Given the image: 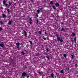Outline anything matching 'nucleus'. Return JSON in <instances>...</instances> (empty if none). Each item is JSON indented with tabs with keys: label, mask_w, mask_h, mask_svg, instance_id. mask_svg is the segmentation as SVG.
<instances>
[{
	"label": "nucleus",
	"mask_w": 78,
	"mask_h": 78,
	"mask_svg": "<svg viewBox=\"0 0 78 78\" xmlns=\"http://www.w3.org/2000/svg\"><path fill=\"white\" fill-rule=\"evenodd\" d=\"M6 2V1H3V3L4 5H5V6H9L8 4H7V3H5Z\"/></svg>",
	"instance_id": "obj_1"
},
{
	"label": "nucleus",
	"mask_w": 78,
	"mask_h": 78,
	"mask_svg": "<svg viewBox=\"0 0 78 78\" xmlns=\"http://www.w3.org/2000/svg\"><path fill=\"white\" fill-rule=\"evenodd\" d=\"M27 75V73H23L22 74V76H26Z\"/></svg>",
	"instance_id": "obj_2"
},
{
	"label": "nucleus",
	"mask_w": 78,
	"mask_h": 78,
	"mask_svg": "<svg viewBox=\"0 0 78 78\" xmlns=\"http://www.w3.org/2000/svg\"><path fill=\"white\" fill-rule=\"evenodd\" d=\"M0 46L1 47H4V44H0Z\"/></svg>",
	"instance_id": "obj_3"
},
{
	"label": "nucleus",
	"mask_w": 78,
	"mask_h": 78,
	"mask_svg": "<svg viewBox=\"0 0 78 78\" xmlns=\"http://www.w3.org/2000/svg\"><path fill=\"white\" fill-rule=\"evenodd\" d=\"M55 6H57V7H58V6H59V3L56 2L55 4Z\"/></svg>",
	"instance_id": "obj_4"
},
{
	"label": "nucleus",
	"mask_w": 78,
	"mask_h": 78,
	"mask_svg": "<svg viewBox=\"0 0 78 78\" xmlns=\"http://www.w3.org/2000/svg\"><path fill=\"white\" fill-rule=\"evenodd\" d=\"M16 45L17 46H19V45H20V43L19 42L17 43H16Z\"/></svg>",
	"instance_id": "obj_5"
},
{
	"label": "nucleus",
	"mask_w": 78,
	"mask_h": 78,
	"mask_svg": "<svg viewBox=\"0 0 78 78\" xmlns=\"http://www.w3.org/2000/svg\"><path fill=\"white\" fill-rule=\"evenodd\" d=\"M2 17L3 18H5L6 17V15H5L4 14H2Z\"/></svg>",
	"instance_id": "obj_6"
},
{
	"label": "nucleus",
	"mask_w": 78,
	"mask_h": 78,
	"mask_svg": "<svg viewBox=\"0 0 78 78\" xmlns=\"http://www.w3.org/2000/svg\"><path fill=\"white\" fill-rule=\"evenodd\" d=\"M12 24V22H11V21H9L8 23L9 25H11Z\"/></svg>",
	"instance_id": "obj_7"
},
{
	"label": "nucleus",
	"mask_w": 78,
	"mask_h": 78,
	"mask_svg": "<svg viewBox=\"0 0 78 78\" xmlns=\"http://www.w3.org/2000/svg\"><path fill=\"white\" fill-rule=\"evenodd\" d=\"M51 77L52 78H54V74L52 73L51 74Z\"/></svg>",
	"instance_id": "obj_8"
},
{
	"label": "nucleus",
	"mask_w": 78,
	"mask_h": 78,
	"mask_svg": "<svg viewBox=\"0 0 78 78\" xmlns=\"http://www.w3.org/2000/svg\"><path fill=\"white\" fill-rule=\"evenodd\" d=\"M74 42L75 43H76V37H74Z\"/></svg>",
	"instance_id": "obj_9"
},
{
	"label": "nucleus",
	"mask_w": 78,
	"mask_h": 78,
	"mask_svg": "<svg viewBox=\"0 0 78 78\" xmlns=\"http://www.w3.org/2000/svg\"><path fill=\"white\" fill-rule=\"evenodd\" d=\"M41 12V11H40L39 10H37V14H39V12Z\"/></svg>",
	"instance_id": "obj_10"
},
{
	"label": "nucleus",
	"mask_w": 78,
	"mask_h": 78,
	"mask_svg": "<svg viewBox=\"0 0 78 78\" xmlns=\"http://www.w3.org/2000/svg\"><path fill=\"white\" fill-rule=\"evenodd\" d=\"M27 33H26V32H24V36H25V37H27Z\"/></svg>",
	"instance_id": "obj_11"
},
{
	"label": "nucleus",
	"mask_w": 78,
	"mask_h": 78,
	"mask_svg": "<svg viewBox=\"0 0 78 78\" xmlns=\"http://www.w3.org/2000/svg\"><path fill=\"white\" fill-rule=\"evenodd\" d=\"M72 35H73V36H76V34L74 33H72Z\"/></svg>",
	"instance_id": "obj_12"
},
{
	"label": "nucleus",
	"mask_w": 78,
	"mask_h": 78,
	"mask_svg": "<svg viewBox=\"0 0 78 78\" xmlns=\"http://www.w3.org/2000/svg\"><path fill=\"white\" fill-rule=\"evenodd\" d=\"M64 30H65L64 29L62 28L61 29V31H64Z\"/></svg>",
	"instance_id": "obj_13"
},
{
	"label": "nucleus",
	"mask_w": 78,
	"mask_h": 78,
	"mask_svg": "<svg viewBox=\"0 0 78 78\" xmlns=\"http://www.w3.org/2000/svg\"><path fill=\"white\" fill-rule=\"evenodd\" d=\"M0 23L1 25H3V23L2 21H0Z\"/></svg>",
	"instance_id": "obj_14"
},
{
	"label": "nucleus",
	"mask_w": 78,
	"mask_h": 78,
	"mask_svg": "<svg viewBox=\"0 0 78 78\" xmlns=\"http://www.w3.org/2000/svg\"><path fill=\"white\" fill-rule=\"evenodd\" d=\"M52 8L54 9H56V7L55 6H52Z\"/></svg>",
	"instance_id": "obj_15"
},
{
	"label": "nucleus",
	"mask_w": 78,
	"mask_h": 78,
	"mask_svg": "<svg viewBox=\"0 0 78 78\" xmlns=\"http://www.w3.org/2000/svg\"><path fill=\"white\" fill-rule=\"evenodd\" d=\"M29 42H30L31 44V45H32L33 44V42H32V41H29Z\"/></svg>",
	"instance_id": "obj_16"
},
{
	"label": "nucleus",
	"mask_w": 78,
	"mask_h": 78,
	"mask_svg": "<svg viewBox=\"0 0 78 78\" xmlns=\"http://www.w3.org/2000/svg\"><path fill=\"white\" fill-rule=\"evenodd\" d=\"M38 73L39 74H41L42 75V74H43V73H41V72H40L39 71L38 72Z\"/></svg>",
	"instance_id": "obj_17"
},
{
	"label": "nucleus",
	"mask_w": 78,
	"mask_h": 78,
	"mask_svg": "<svg viewBox=\"0 0 78 78\" xmlns=\"http://www.w3.org/2000/svg\"><path fill=\"white\" fill-rule=\"evenodd\" d=\"M21 53L22 54V55H25V53H24V52H23V51H22L21 52Z\"/></svg>",
	"instance_id": "obj_18"
},
{
	"label": "nucleus",
	"mask_w": 78,
	"mask_h": 78,
	"mask_svg": "<svg viewBox=\"0 0 78 78\" xmlns=\"http://www.w3.org/2000/svg\"><path fill=\"white\" fill-rule=\"evenodd\" d=\"M71 58L72 59H73V58H74V55H71Z\"/></svg>",
	"instance_id": "obj_19"
},
{
	"label": "nucleus",
	"mask_w": 78,
	"mask_h": 78,
	"mask_svg": "<svg viewBox=\"0 0 78 78\" xmlns=\"http://www.w3.org/2000/svg\"><path fill=\"white\" fill-rule=\"evenodd\" d=\"M7 12H8V13H9V12H10V11H9V9H7Z\"/></svg>",
	"instance_id": "obj_20"
},
{
	"label": "nucleus",
	"mask_w": 78,
	"mask_h": 78,
	"mask_svg": "<svg viewBox=\"0 0 78 78\" xmlns=\"http://www.w3.org/2000/svg\"><path fill=\"white\" fill-rule=\"evenodd\" d=\"M61 72L62 73H64V71L63 70H62L61 71Z\"/></svg>",
	"instance_id": "obj_21"
},
{
	"label": "nucleus",
	"mask_w": 78,
	"mask_h": 78,
	"mask_svg": "<svg viewBox=\"0 0 78 78\" xmlns=\"http://www.w3.org/2000/svg\"><path fill=\"white\" fill-rule=\"evenodd\" d=\"M57 40L58 41H60V38L59 37L57 38Z\"/></svg>",
	"instance_id": "obj_22"
},
{
	"label": "nucleus",
	"mask_w": 78,
	"mask_h": 78,
	"mask_svg": "<svg viewBox=\"0 0 78 78\" xmlns=\"http://www.w3.org/2000/svg\"><path fill=\"white\" fill-rule=\"evenodd\" d=\"M39 53H37L36 55V56H39Z\"/></svg>",
	"instance_id": "obj_23"
},
{
	"label": "nucleus",
	"mask_w": 78,
	"mask_h": 78,
	"mask_svg": "<svg viewBox=\"0 0 78 78\" xmlns=\"http://www.w3.org/2000/svg\"><path fill=\"white\" fill-rule=\"evenodd\" d=\"M64 57H65V58H66V54H64V55H63Z\"/></svg>",
	"instance_id": "obj_24"
},
{
	"label": "nucleus",
	"mask_w": 78,
	"mask_h": 78,
	"mask_svg": "<svg viewBox=\"0 0 78 78\" xmlns=\"http://www.w3.org/2000/svg\"><path fill=\"white\" fill-rule=\"evenodd\" d=\"M60 41L61 42H62L63 41L62 40V38H61Z\"/></svg>",
	"instance_id": "obj_25"
},
{
	"label": "nucleus",
	"mask_w": 78,
	"mask_h": 78,
	"mask_svg": "<svg viewBox=\"0 0 78 78\" xmlns=\"http://www.w3.org/2000/svg\"><path fill=\"white\" fill-rule=\"evenodd\" d=\"M50 3L51 5L53 3V1H51L50 2Z\"/></svg>",
	"instance_id": "obj_26"
},
{
	"label": "nucleus",
	"mask_w": 78,
	"mask_h": 78,
	"mask_svg": "<svg viewBox=\"0 0 78 78\" xmlns=\"http://www.w3.org/2000/svg\"><path fill=\"white\" fill-rule=\"evenodd\" d=\"M39 20H37V23H39Z\"/></svg>",
	"instance_id": "obj_27"
},
{
	"label": "nucleus",
	"mask_w": 78,
	"mask_h": 78,
	"mask_svg": "<svg viewBox=\"0 0 78 78\" xmlns=\"http://www.w3.org/2000/svg\"><path fill=\"white\" fill-rule=\"evenodd\" d=\"M46 58L49 59V60L50 59V58L48 56H46Z\"/></svg>",
	"instance_id": "obj_28"
},
{
	"label": "nucleus",
	"mask_w": 78,
	"mask_h": 78,
	"mask_svg": "<svg viewBox=\"0 0 78 78\" xmlns=\"http://www.w3.org/2000/svg\"><path fill=\"white\" fill-rule=\"evenodd\" d=\"M17 48L18 49H19L20 48V46H18L17 47Z\"/></svg>",
	"instance_id": "obj_29"
},
{
	"label": "nucleus",
	"mask_w": 78,
	"mask_h": 78,
	"mask_svg": "<svg viewBox=\"0 0 78 78\" xmlns=\"http://www.w3.org/2000/svg\"><path fill=\"white\" fill-rule=\"evenodd\" d=\"M3 30V29H2V28L0 27V30L1 31L2 30Z\"/></svg>",
	"instance_id": "obj_30"
},
{
	"label": "nucleus",
	"mask_w": 78,
	"mask_h": 78,
	"mask_svg": "<svg viewBox=\"0 0 78 78\" xmlns=\"http://www.w3.org/2000/svg\"><path fill=\"white\" fill-rule=\"evenodd\" d=\"M9 3L10 5H12V3H11L10 2H9Z\"/></svg>",
	"instance_id": "obj_31"
},
{
	"label": "nucleus",
	"mask_w": 78,
	"mask_h": 78,
	"mask_svg": "<svg viewBox=\"0 0 78 78\" xmlns=\"http://www.w3.org/2000/svg\"><path fill=\"white\" fill-rule=\"evenodd\" d=\"M30 22H31L32 21V19L31 18H30Z\"/></svg>",
	"instance_id": "obj_32"
},
{
	"label": "nucleus",
	"mask_w": 78,
	"mask_h": 78,
	"mask_svg": "<svg viewBox=\"0 0 78 78\" xmlns=\"http://www.w3.org/2000/svg\"><path fill=\"white\" fill-rule=\"evenodd\" d=\"M29 23L30 24H31L32 23V22H31V21H30Z\"/></svg>",
	"instance_id": "obj_33"
},
{
	"label": "nucleus",
	"mask_w": 78,
	"mask_h": 78,
	"mask_svg": "<svg viewBox=\"0 0 78 78\" xmlns=\"http://www.w3.org/2000/svg\"><path fill=\"white\" fill-rule=\"evenodd\" d=\"M42 38L44 39V40H46V38H45L44 37H43Z\"/></svg>",
	"instance_id": "obj_34"
},
{
	"label": "nucleus",
	"mask_w": 78,
	"mask_h": 78,
	"mask_svg": "<svg viewBox=\"0 0 78 78\" xmlns=\"http://www.w3.org/2000/svg\"><path fill=\"white\" fill-rule=\"evenodd\" d=\"M39 33L40 34H41L42 33V31H39Z\"/></svg>",
	"instance_id": "obj_35"
},
{
	"label": "nucleus",
	"mask_w": 78,
	"mask_h": 78,
	"mask_svg": "<svg viewBox=\"0 0 78 78\" xmlns=\"http://www.w3.org/2000/svg\"><path fill=\"white\" fill-rule=\"evenodd\" d=\"M57 37H59V35L58 34L56 35Z\"/></svg>",
	"instance_id": "obj_36"
},
{
	"label": "nucleus",
	"mask_w": 78,
	"mask_h": 78,
	"mask_svg": "<svg viewBox=\"0 0 78 78\" xmlns=\"http://www.w3.org/2000/svg\"><path fill=\"white\" fill-rule=\"evenodd\" d=\"M42 9H43V8H41V9H40V11H42Z\"/></svg>",
	"instance_id": "obj_37"
},
{
	"label": "nucleus",
	"mask_w": 78,
	"mask_h": 78,
	"mask_svg": "<svg viewBox=\"0 0 78 78\" xmlns=\"http://www.w3.org/2000/svg\"><path fill=\"white\" fill-rule=\"evenodd\" d=\"M61 24H62V25H63V24H64V23H63V22L61 23Z\"/></svg>",
	"instance_id": "obj_38"
},
{
	"label": "nucleus",
	"mask_w": 78,
	"mask_h": 78,
	"mask_svg": "<svg viewBox=\"0 0 78 78\" xmlns=\"http://www.w3.org/2000/svg\"><path fill=\"white\" fill-rule=\"evenodd\" d=\"M46 50H47V51H48H48H49V50H48V49H46Z\"/></svg>",
	"instance_id": "obj_39"
},
{
	"label": "nucleus",
	"mask_w": 78,
	"mask_h": 78,
	"mask_svg": "<svg viewBox=\"0 0 78 78\" xmlns=\"http://www.w3.org/2000/svg\"><path fill=\"white\" fill-rule=\"evenodd\" d=\"M27 78H29L30 77V76H27Z\"/></svg>",
	"instance_id": "obj_40"
},
{
	"label": "nucleus",
	"mask_w": 78,
	"mask_h": 78,
	"mask_svg": "<svg viewBox=\"0 0 78 78\" xmlns=\"http://www.w3.org/2000/svg\"><path fill=\"white\" fill-rule=\"evenodd\" d=\"M75 66L76 67V66H77V64H75Z\"/></svg>",
	"instance_id": "obj_41"
},
{
	"label": "nucleus",
	"mask_w": 78,
	"mask_h": 78,
	"mask_svg": "<svg viewBox=\"0 0 78 78\" xmlns=\"http://www.w3.org/2000/svg\"><path fill=\"white\" fill-rule=\"evenodd\" d=\"M69 70V68H68L67 69V70Z\"/></svg>",
	"instance_id": "obj_42"
},
{
	"label": "nucleus",
	"mask_w": 78,
	"mask_h": 78,
	"mask_svg": "<svg viewBox=\"0 0 78 78\" xmlns=\"http://www.w3.org/2000/svg\"><path fill=\"white\" fill-rule=\"evenodd\" d=\"M45 34H47V32H45Z\"/></svg>",
	"instance_id": "obj_43"
},
{
	"label": "nucleus",
	"mask_w": 78,
	"mask_h": 78,
	"mask_svg": "<svg viewBox=\"0 0 78 78\" xmlns=\"http://www.w3.org/2000/svg\"><path fill=\"white\" fill-rule=\"evenodd\" d=\"M1 9H3V7H1Z\"/></svg>",
	"instance_id": "obj_44"
},
{
	"label": "nucleus",
	"mask_w": 78,
	"mask_h": 78,
	"mask_svg": "<svg viewBox=\"0 0 78 78\" xmlns=\"http://www.w3.org/2000/svg\"><path fill=\"white\" fill-rule=\"evenodd\" d=\"M37 17H38V15H37Z\"/></svg>",
	"instance_id": "obj_45"
},
{
	"label": "nucleus",
	"mask_w": 78,
	"mask_h": 78,
	"mask_svg": "<svg viewBox=\"0 0 78 78\" xmlns=\"http://www.w3.org/2000/svg\"><path fill=\"white\" fill-rule=\"evenodd\" d=\"M67 12L68 13H69V12H67Z\"/></svg>",
	"instance_id": "obj_46"
}]
</instances>
